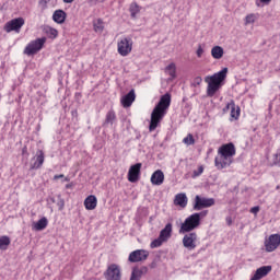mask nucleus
Segmentation results:
<instances>
[{
  "instance_id": "nucleus-16",
  "label": "nucleus",
  "mask_w": 280,
  "mask_h": 280,
  "mask_svg": "<svg viewBox=\"0 0 280 280\" xmlns=\"http://www.w3.org/2000/svg\"><path fill=\"white\" fill-rule=\"evenodd\" d=\"M148 272V267L141 266L139 267H133L131 270V276L129 280H141L143 276Z\"/></svg>"
},
{
  "instance_id": "nucleus-8",
  "label": "nucleus",
  "mask_w": 280,
  "mask_h": 280,
  "mask_svg": "<svg viewBox=\"0 0 280 280\" xmlns=\"http://www.w3.org/2000/svg\"><path fill=\"white\" fill-rule=\"evenodd\" d=\"M25 25V19L23 18H15L5 23L4 30L5 32H21V27Z\"/></svg>"
},
{
  "instance_id": "nucleus-25",
  "label": "nucleus",
  "mask_w": 280,
  "mask_h": 280,
  "mask_svg": "<svg viewBox=\"0 0 280 280\" xmlns=\"http://www.w3.org/2000/svg\"><path fill=\"white\" fill-rule=\"evenodd\" d=\"M48 224L49 221L45 217H43L42 219L34 223V229L35 231H45Z\"/></svg>"
},
{
  "instance_id": "nucleus-48",
  "label": "nucleus",
  "mask_w": 280,
  "mask_h": 280,
  "mask_svg": "<svg viewBox=\"0 0 280 280\" xmlns=\"http://www.w3.org/2000/svg\"><path fill=\"white\" fill-rule=\"evenodd\" d=\"M73 187V183L67 184L66 189H71Z\"/></svg>"
},
{
  "instance_id": "nucleus-15",
  "label": "nucleus",
  "mask_w": 280,
  "mask_h": 280,
  "mask_svg": "<svg viewBox=\"0 0 280 280\" xmlns=\"http://www.w3.org/2000/svg\"><path fill=\"white\" fill-rule=\"evenodd\" d=\"M171 104H172V94L165 93L160 97V101L155 106L167 112L170 109Z\"/></svg>"
},
{
  "instance_id": "nucleus-20",
  "label": "nucleus",
  "mask_w": 280,
  "mask_h": 280,
  "mask_svg": "<svg viewBox=\"0 0 280 280\" xmlns=\"http://www.w3.org/2000/svg\"><path fill=\"white\" fill-rule=\"evenodd\" d=\"M164 182H165V174L163 173V171L158 170L151 175L152 185L160 186Z\"/></svg>"
},
{
  "instance_id": "nucleus-11",
  "label": "nucleus",
  "mask_w": 280,
  "mask_h": 280,
  "mask_svg": "<svg viewBox=\"0 0 280 280\" xmlns=\"http://www.w3.org/2000/svg\"><path fill=\"white\" fill-rule=\"evenodd\" d=\"M141 163H136L130 166L128 171V180L129 183H139V178L141 176Z\"/></svg>"
},
{
  "instance_id": "nucleus-31",
  "label": "nucleus",
  "mask_w": 280,
  "mask_h": 280,
  "mask_svg": "<svg viewBox=\"0 0 280 280\" xmlns=\"http://www.w3.org/2000/svg\"><path fill=\"white\" fill-rule=\"evenodd\" d=\"M231 117L232 119H237V117H240V107L235 109V101H232Z\"/></svg>"
},
{
  "instance_id": "nucleus-35",
  "label": "nucleus",
  "mask_w": 280,
  "mask_h": 280,
  "mask_svg": "<svg viewBox=\"0 0 280 280\" xmlns=\"http://www.w3.org/2000/svg\"><path fill=\"white\" fill-rule=\"evenodd\" d=\"M199 222H201L202 218H207L209 215V210H202L201 212H195Z\"/></svg>"
},
{
  "instance_id": "nucleus-1",
  "label": "nucleus",
  "mask_w": 280,
  "mask_h": 280,
  "mask_svg": "<svg viewBox=\"0 0 280 280\" xmlns=\"http://www.w3.org/2000/svg\"><path fill=\"white\" fill-rule=\"evenodd\" d=\"M229 73V68H223L221 71L215 72L212 75H207L205 82L208 83L207 95L208 97H213L224 83L226 82V75Z\"/></svg>"
},
{
  "instance_id": "nucleus-41",
  "label": "nucleus",
  "mask_w": 280,
  "mask_h": 280,
  "mask_svg": "<svg viewBox=\"0 0 280 280\" xmlns=\"http://www.w3.org/2000/svg\"><path fill=\"white\" fill-rule=\"evenodd\" d=\"M156 266H159V258H154L152 260V262L149 265V267L151 268V270H154V268H156Z\"/></svg>"
},
{
  "instance_id": "nucleus-38",
  "label": "nucleus",
  "mask_w": 280,
  "mask_h": 280,
  "mask_svg": "<svg viewBox=\"0 0 280 280\" xmlns=\"http://www.w3.org/2000/svg\"><path fill=\"white\" fill-rule=\"evenodd\" d=\"M57 206L59 207V211H62L65 209V199H62L60 195H58Z\"/></svg>"
},
{
  "instance_id": "nucleus-51",
  "label": "nucleus",
  "mask_w": 280,
  "mask_h": 280,
  "mask_svg": "<svg viewBox=\"0 0 280 280\" xmlns=\"http://www.w3.org/2000/svg\"><path fill=\"white\" fill-rule=\"evenodd\" d=\"M69 180H70L69 177H65L62 182L69 183Z\"/></svg>"
},
{
  "instance_id": "nucleus-10",
  "label": "nucleus",
  "mask_w": 280,
  "mask_h": 280,
  "mask_svg": "<svg viewBox=\"0 0 280 280\" xmlns=\"http://www.w3.org/2000/svg\"><path fill=\"white\" fill-rule=\"evenodd\" d=\"M183 237V246L188 250H194L196 248V241L198 240V234L196 232H187Z\"/></svg>"
},
{
  "instance_id": "nucleus-33",
  "label": "nucleus",
  "mask_w": 280,
  "mask_h": 280,
  "mask_svg": "<svg viewBox=\"0 0 280 280\" xmlns=\"http://www.w3.org/2000/svg\"><path fill=\"white\" fill-rule=\"evenodd\" d=\"M183 143H185L186 145H194V143H196V139H194V135L188 133V136L184 138Z\"/></svg>"
},
{
  "instance_id": "nucleus-26",
  "label": "nucleus",
  "mask_w": 280,
  "mask_h": 280,
  "mask_svg": "<svg viewBox=\"0 0 280 280\" xmlns=\"http://www.w3.org/2000/svg\"><path fill=\"white\" fill-rule=\"evenodd\" d=\"M116 119H117V115L115 114V110L110 109L106 114V118H105V121L103 122V126H108V124L113 126Z\"/></svg>"
},
{
  "instance_id": "nucleus-5",
  "label": "nucleus",
  "mask_w": 280,
  "mask_h": 280,
  "mask_svg": "<svg viewBox=\"0 0 280 280\" xmlns=\"http://www.w3.org/2000/svg\"><path fill=\"white\" fill-rule=\"evenodd\" d=\"M213 205H215V199L197 195L195 197L192 209L194 211H202V209H209V207H213Z\"/></svg>"
},
{
  "instance_id": "nucleus-6",
  "label": "nucleus",
  "mask_w": 280,
  "mask_h": 280,
  "mask_svg": "<svg viewBox=\"0 0 280 280\" xmlns=\"http://www.w3.org/2000/svg\"><path fill=\"white\" fill-rule=\"evenodd\" d=\"M106 280H121V267L117 264H110L104 272Z\"/></svg>"
},
{
  "instance_id": "nucleus-44",
  "label": "nucleus",
  "mask_w": 280,
  "mask_h": 280,
  "mask_svg": "<svg viewBox=\"0 0 280 280\" xmlns=\"http://www.w3.org/2000/svg\"><path fill=\"white\" fill-rule=\"evenodd\" d=\"M232 108H233V101L228 103L226 106L223 108V110H224V113H226V110H231Z\"/></svg>"
},
{
  "instance_id": "nucleus-22",
  "label": "nucleus",
  "mask_w": 280,
  "mask_h": 280,
  "mask_svg": "<svg viewBox=\"0 0 280 280\" xmlns=\"http://www.w3.org/2000/svg\"><path fill=\"white\" fill-rule=\"evenodd\" d=\"M174 205L185 209L187 207V195L185 192H179L175 196Z\"/></svg>"
},
{
  "instance_id": "nucleus-53",
  "label": "nucleus",
  "mask_w": 280,
  "mask_h": 280,
  "mask_svg": "<svg viewBox=\"0 0 280 280\" xmlns=\"http://www.w3.org/2000/svg\"><path fill=\"white\" fill-rule=\"evenodd\" d=\"M275 156H276V159H277V156H279V154H275Z\"/></svg>"
},
{
  "instance_id": "nucleus-3",
  "label": "nucleus",
  "mask_w": 280,
  "mask_h": 280,
  "mask_svg": "<svg viewBox=\"0 0 280 280\" xmlns=\"http://www.w3.org/2000/svg\"><path fill=\"white\" fill-rule=\"evenodd\" d=\"M197 214L192 213L185 219V221L180 224L179 233H191V231H196L198 226H200V221L197 219Z\"/></svg>"
},
{
  "instance_id": "nucleus-21",
  "label": "nucleus",
  "mask_w": 280,
  "mask_h": 280,
  "mask_svg": "<svg viewBox=\"0 0 280 280\" xmlns=\"http://www.w3.org/2000/svg\"><path fill=\"white\" fill-rule=\"evenodd\" d=\"M84 207L88 211H93L97 207V197L90 195L84 200Z\"/></svg>"
},
{
  "instance_id": "nucleus-12",
  "label": "nucleus",
  "mask_w": 280,
  "mask_h": 280,
  "mask_svg": "<svg viewBox=\"0 0 280 280\" xmlns=\"http://www.w3.org/2000/svg\"><path fill=\"white\" fill-rule=\"evenodd\" d=\"M135 100H137V94L135 93V89H131L120 98V104L124 108H130L135 103Z\"/></svg>"
},
{
  "instance_id": "nucleus-39",
  "label": "nucleus",
  "mask_w": 280,
  "mask_h": 280,
  "mask_svg": "<svg viewBox=\"0 0 280 280\" xmlns=\"http://www.w3.org/2000/svg\"><path fill=\"white\" fill-rule=\"evenodd\" d=\"M202 84V77H196L192 81V86H200Z\"/></svg>"
},
{
  "instance_id": "nucleus-29",
  "label": "nucleus",
  "mask_w": 280,
  "mask_h": 280,
  "mask_svg": "<svg viewBox=\"0 0 280 280\" xmlns=\"http://www.w3.org/2000/svg\"><path fill=\"white\" fill-rule=\"evenodd\" d=\"M166 73L171 75L172 80L176 79V63L172 62L165 68Z\"/></svg>"
},
{
  "instance_id": "nucleus-18",
  "label": "nucleus",
  "mask_w": 280,
  "mask_h": 280,
  "mask_svg": "<svg viewBox=\"0 0 280 280\" xmlns=\"http://www.w3.org/2000/svg\"><path fill=\"white\" fill-rule=\"evenodd\" d=\"M233 163V159L229 156L220 155L219 158H215L214 165L219 170H224V167H229Z\"/></svg>"
},
{
  "instance_id": "nucleus-46",
  "label": "nucleus",
  "mask_w": 280,
  "mask_h": 280,
  "mask_svg": "<svg viewBox=\"0 0 280 280\" xmlns=\"http://www.w3.org/2000/svg\"><path fill=\"white\" fill-rule=\"evenodd\" d=\"M60 178H65V174H59L54 176V180H58Z\"/></svg>"
},
{
  "instance_id": "nucleus-30",
  "label": "nucleus",
  "mask_w": 280,
  "mask_h": 280,
  "mask_svg": "<svg viewBox=\"0 0 280 280\" xmlns=\"http://www.w3.org/2000/svg\"><path fill=\"white\" fill-rule=\"evenodd\" d=\"M45 32H46L47 36H49L50 38H58V30H56L51 26H46Z\"/></svg>"
},
{
  "instance_id": "nucleus-28",
  "label": "nucleus",
  "mask_w": 280,
  "mask_h": 280,
  "mask_svg": "<svg viewBox=\"0 0 280 280\" xmlns=\"http://www.w3.org/2000/svg\"><path fill=\"white\" fill-rule=\"evenodd\" d=\"M10 236H0V250H8V246H10Z\"/></svg>"
},
{
  "instance_id": "nucleus-50",
  "label": "nucleus",
  "mask_w": 280,
  "mask_h": 280,
  "mask_svg": "<svg viewBox=\"0 0 280 280\" xmlns=\"http://www.w3.org/2000/svg\"><path fill=\"white\" fill-rule=\"evenodd\" d=\"M25 152H27V147H24V148L22 149V153L25 154Z\"/></svg>"
},
{
  "instance_id": "nucleus-36",
  "label": "nucleus",
  "mask_w": 280,
  "mask_h": 280,
  "mask_svg": "<svg viewBox=\"0 0 280 280\" xmlns=\"http://www.w3.org/2000/svg\"><path fill=\"white\" fill-rule=\"evenodd\" d=\"M202 172H205V166H199L197 171L192 172V178H198V176L202 175Z\"/></svg>"
},
{
  "instance_id": "nucleus-47",
  "label": "nucleus",
  "mask_w": 280,
  "mask_h": 280,
  "mask_svg": "<svg viewBox=\"0 0 280 280\" xmlns=\"http://www.w3.org/2000/svg\"><path fill=\"white\" fill-rule=\"evenodd\" d=\"M270 1H272V0H260V3H265L266 5H268V3H270Z\"/></svg>"
},
{
  "instance_id": "nucleus-2",
  "label": "nucleus",
  "mask_w": 280,
  "mask_h": 280,
  "mask_svg": "<svg viewBox=\"0 0 280 280\" xmlns=\"http://www.w3.org/2000/svg\"><path fill=\"white\" fill-rule=\"evenodd\" d=\"M165 115H167V110L155 105L151 113V120L149 124L150 132H154V129L159 128V125L163 121V117H165Z\"/></svg>"
},
{
  "instance_id": "nucleus-43",
  "label": "nucleus",
  "mask_w": 280,
  "mask_h": 280,
  "mask_svg": "<svg viewBox=\"0 0 280 280\" xmlns=\"http://www.w3.org/2000/svg\"><path fill=\"white\" fill-rule=\"evenodd\" d=\"M259 210H260L259 206H255L250 208V213H254V215H257V213H259Z\"/></svg>"
},
{
  "instance_id": "nucleus-24",
  "label": "nucleus",
  "mask_w": 280,
  "mask_h": 280,
  "mask_svg": "<svg viewBox=\"0 0 280 280\" xmlns=\"http://www.w3.org/2000/svg\"><path fill=\"white\" fill-rule=\"evenodd\" d=\"M211 56L214 58V60H220L224 56V48L222 46H214L211 49Z\"/></svg>"
},
{
  "instance_id": "nucleus-14",
  "label": "nucleus",
  "mask_w": 280,
  "mask_h": 280,
  "mask_svg": "<svg viewBox=\"0 0 280 280\" xmlns=\"http://www.w3.org/2000/svg\"><path fill=\"white\" fill-rule=\"evenodd\" d=\"M272 272V266H262L258 269H256L254 276L250 278V280H261L264 277H268Z\"/></svg>"
},
{
  "instance_id": "nucleus-4",
  "label": "nucleus",
  "mask_w": 280,
  "mask_h": 280,
  "mask_svg": "<svg viewBox=\"0 0 280 280\" xmlns=\"http://www.w3.org/2000/svg\"><path fill=\"white\" fill-rule=\"evenodd\" d=\"M45 43H47V37H40L35 40H32L24 49V54L26 56H35L37 51H40L43 47H45Z\"/></svg>"
},
{
  "instance_id": "nucleus-40",
  "label": "nucleus",
  "mask_w": 280,
  "mask_h": 280,
  "mask_svg": "<svg viewBox=\"0 0 280 280\" xmlns=\"http://www.w3.org/2000/svg\"><path fill=\"white\" fill-rule=\"evenodd\" d=\"M49 1L51 0H39L38 5H40L42 10H47V4L49 3Z\"/></svg>"
},
{
  "instance_id": "nucleus-42",
  "label": "nucleus",
  "mask_w": 280,
  "mask_h": 280,
  "mask_svg": "<svg viewBox=\"0 0 280 280\" xmlns=\"http://www.w3.org/2000/svg\"><path fill=\"white\" fill-rule=\"evenodd\" d=\"M202 54H205V49H202V46L199 45L197 49V58H202Z\"/></svg>"
},
{
  "instance_id": "nucleus-23",
  "label": "nucleus",
  "mask_w": 280,
  "mask_h": 280,
  "mask_svg": "<svg viewBox=\"0 0 280 280\" xmlns=\"http://www.w3.org/2000/svg\"><path fill=\"white\" fill-rule=\"evenodd\" d=\"M159 237L164 242H167V240L172 237V223H167L164 229L161 230Z\"/></svg>"
},
{
  "instance_id": "nucleus-49",
  "label": "nucleus",
  "mask_w": 280,
  "mask_h": 280,
  "mask_svg": "<svg viewBox=\"0 0 280 280\" xmlns=\"http://www.w3.org/2000/svg\"><path fill=\"white\" fill-rule=\"evenodd\" d=\"M75 0H63V3H73Z\"/></svg>"
},
{
  "instance_id": "nucleus-9",
  "label": "nucleus",
  "mask_w": 280,
  "mask_h": 280,
  "mask_svg": "<svg viewBox=\"0 0 280 280\" xmlns=\"http://www.w3.org/2000/svg\"><path fill=\"white\" fill-rule=\"evenodd\" d=\"M132 51V38L125 37L120 42H118V54L120 56H128Z\"/></svg>"
},
{
  "instance_id": "nucleus-17",
  "label": "nucleus",
  "mask_w": 280,
  "mask_h": 280,
  "mask_svg": "<svg viewBox=\"0 0 280 280\" xmlns=\"http://www.w3.org/2000/svg\"><path fill=\"white\" fill-rule=\"evenodd\" d=\"M34 159L36 161L31 165V170H40L43 163H45V152L43 150H37Z\"/></svg>"
},
{
  "instance_id": "nucleus-54",
  "label": "nucleus",
  "mask_w": 280,
  "mask_h": 280,
  "mask_svg": "<svg viewBox=\"0 0 280 280\" xmlns=\"http://www.w3.org/2000/svg\"><path fill=\"white\" fill-rule=\"evenodd\" d=\"M101 1H104V0H101Z\"/></svg>"
},
{
  "instance_id": "nucleus-52",
  "label": "nucleus",
  "mask_w": 280,
  "mask_h": 280,
  "mask_svg": "<svg viewBox=\"0 0 280 280\" xmlns=\"http://www.w3.org/2000/svg\"><path fill=\"white\" fill-rule=\"evenodd\" d=\"M50 202H54V203H55V202H56V198L51 197V198H50Z\"/></svg>"
},
{
  "instance_id": "nucleus-32",
  "label": "nucleus",
  "mask_w": 280,
  "mask_h": 280,
  "mask_svg": "<svg viewBox=\"0 0 280 280\" xmlns=\"http://www.w3.org/2000/svg\"><path fill=\"white\" fill-rule=\"evenodd\" d=\"M163 242H165L164 240H162L160 236L155 240H153L150 244L151 248H159L160 246H163Z\"/></svg>"
},
{
  "instance_id": "nucleus-19",
  "label": "nucleus",
  "mask_w": 280,
  "mask_h": 280,
  "mask_svg": "<svg viewBox=\"0 0 280 280\" xmlns=\"http://www.w3.org/2000/svg\"><path fill=\"white\" fill-rule=\"evenodd\" d=\"M52 21L58 25H62L67 21V12L62 9H58L52 13Z\"/></svg>"
},
{
  "instance_id": "nucleus-45",
  "label": "nucleus",
  "mask_w": 280,
  "mask_h": 280,
  "mask_svg": "<svg viewBox=\"0 0 280 280\" xmlns=\"http://www.w3.org/2000/svg\"><path fill=\"white\" fill-rule=\"evenodd\" d=\"M225 222L228 226H231V224H233V219L231 217H226Z\"/></svg>"
},
{
  "instance_id": "nucleus-27",
  "label": "nucleus",
  "mask_w": 280,
  "mask_h": 280,
  "mask_svg": "<svg viewBox=\"0 0 280 280\" xmlns=\"http://www.w3.org/2000/svg\"><path fill=\"white\" fill-rule=\"evenodd\" d=\"M129 12L131 14V19H137V14L141 12V8L137 2H132L129 8Z\"/></svg>"
},
{
  "instance_id": "nucleus-13",
  "label": "nucleus",
  "mask_w": 280,
  "mask_h": 280,
  "mask_svg": "<svg viewBox=\"0 0 280 280\" xmlns=\"http://www.w3.org/2000/svg\"><path fill=\"white\" fill-rule=\"evenodd\" d=\"M219 154L220 156H223L224 159H226V156L229 158H233L235 156V144H233V142L223 144L219 148Z\"/></svg>"
},
{
  "instance_id": "nucleus-7",
  "label": "nucleus",
  "mask_w": 280,
  "mask_h": 280,
  "mask_svg": "<svg viewBox=\"0 0 280 280\" xmlns=\"http://www.w3.org/2000/svg\"><path fill=\"white\" fill-rule=\"evenodd\" d=\"M150 257V252L147 249H136L129 254L128 261L130 264H139L145 261Z\"/></svg>"
},
{
  "instance_id": "nucleus-37",
  "label": "nucleus",
  "mask_w": 280,
  "mask_h": 280,
  "mask_svg": "<svg viewBox=\"0 0 280 280\" xmlns=\"http://www.w3.org/2000/svg\"><path fill=\"white\" fill-rule=\"evenodd\" d=\"M250 23H255V14H248L245 18V25H250Z\"/></svg>"
},
{
  "instance_id": "nucleus-34",
  "label": "nucleus",
  "mask_w": 280,
  "mask_h": 280,
  "mask_svg": "<svg viewBox=\"0 0 280 280\" xmlns=\"http://www.w3.org/2000/svg\"><path fill=\"white\" fill-rule=\"evenodd\" d=\"M94 32H104V22L98 19L97 23H94Z\"/></svg>"
}]
</instances>
